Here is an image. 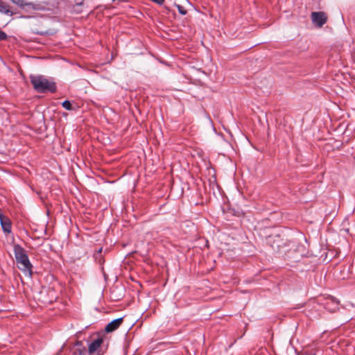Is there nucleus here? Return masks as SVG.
Instances as JSON below:
<instances>
[{
  "label": "nucleus",
  "instance_id": "obj_1",
  "mask_svg": "<svg viewBox=\"0 0 355 355\" xmlns=\"http://www.w3.org/2000/svg\"><path fill=\"white\" fill-rule=\"evenodd\" d=\"M13 251L17 268L22 271L25 275L31 277L32 275L33 266L30 262L26 250L20 245L15 244Z\"/></svg>",
  "mask_w": 355,
  "mask_h": 355
},
{
  "label": "nucleus",
  "instance_id": "obj_2",
  "mask_svg": "<svg viewBox=\"0 0 355 355\" xmlns=\"http://www.w3.org/2000/svg\"><path fill=\"white\" fill-rule=\"evenodd\" d=\"M31 83L35 91L40 93L51 92L56 91V85L53 81H51L42 75H31Z\"/></svg>",
  "mask_w": 355,
  "mask_h": 355
},
{
  "label": "nucleus",
  "instance_id": "obj_3",
  "mask_svg": "<svg viewBox=\"0 0 355 355\" xmlns=\"http://www.w3.org/2000/svg\"><path fill=\"white\" fill-rule=\"evenodd\" d=\"M320 304L329 312H335L338 309L339 301L333 296H328L321 300Z\"/></svg>",
  "mask_w": 355,
  "mask_h": 355
},
{
  "label": "nucleus",
  "instance_id": "obj_4",
  "mask_svg": "<svg viewBox=\"0 0 355 355\" xmlns=\"http://www.w3.org/2000/svg\"><path fill=\"white\" fill-rule=\"evenodd\" d=\"M311 19L315 26L322 27L327 21V17L323 12H313Z\"/></svg>",
  "mask_w": 355,
  "mask_h": 355
},
{
  "label": "nucleus",
  "instance_id": "obj_5",
  "mask_svg": "<svg viewBox=\"0 0 355 355\" xmlns=\"http://www.w3.org/2000/svg\"><path fill=\"white\" fill-rule=\"evenodd\" d=\"M123 318H119L109 322L105 328V331L107 333L116 330L122 324Z\"/></svg>",
  "mask_w": 355,
  "mask_h": 355
},
{
  "label": "nucleus",
  "instance_id": "obj_6",
  "mask_svg": "<svg viewBox=\"0 0 355 355\" xmlns=\"http://www.w3.org/2000/svg\"><path fill=\"white\" fill-rule=\"evenodd\" d=\"M267 241L274 250H279L283 243L280 240L279 235L270 236L268 238Z\"/></svg>",
  "mask_w": 355,
  "mask_h": 355
},
{
  "label": "nucleus",
  "instance_id": "obj_7",
  "mask_svg": "<svg viewBox=\"0 0 355 355\" xmlns=\"http://www.w3.org/2000/svg\"><path fill=\"white\" fill-rule=\"evenodd\" d=\"M103 339L101 337H98L94 340H93L91 343L89 344L88 346V352L89 354H92L95 353L97 349L101 347L103 343Z\"/></svg>",
  "mask_w": 355,
  "mask_h": 355
},
{
  "label": "nucleus",
  "instance_id": "obj_8",
  "mask_svg": "<svg viewBox=\"0 0 355 355\" xmlns=\"http://www.w3.org/2000/svg\"><path fill=\"white\" fill-rule=\"evenodd\" d=\"M0 224L3 231L6 233H10L12 230V223L9 218L1 216L0 218Z\"/></svg>",
  "mask_w": 355,
  "mask_h": 355
},
{
  "label": "nucleus",
  "instance_id": "obj_9",
  "mask_svg": "<svg viewBox=\"0 0 355 355\" xmlns=\"http://www.w3.org/2000/svg\"><path fill=\"white\" fill-rule=\"evenodd\" d=\"M0 13L8 15V16H12L13 12L10 9V6L4 3L2 0H0Z\"/></svg>",
  "mask_w": 355,
  "mask_h": 355
},
{
  "label": "nucleus",
  "instance_id": "obj_10",
  "mask_svg": "<svg viewBox=\"0 0 355 355\" xmlns=\"http://www.w3.org/2000/svg\"><path fill=\"white\" fill-rule=\"evenodd\" d=\"M76 350L78 352L79 355H85L87 350L86 348L83 345L81 341H78L76 345Z\"/></svg>",
  "mask_w": 355,
  "mask_h": 355
},
{
  "label": "nucleus",
  "instance_id": "obj_11",
  "mask_svg": "<svg viewBox=\"0 0 355 355\" xmlns=\"http://www.w3.org/2000/svg\"><path fill=\"white\" fill-rule=\"evenodd\" d=\"M62 105L64 108H65L67 110H72L73 107L71 105V103L69 101L65 100L62 103Z\"/></svg>",
  "mask_w": 355,
  "mask_h": 355
},
{
  "label": "nucleus",
  "instance_id": "obj_12",
  "mask_svg": "<svg viewBox=\"0 0 355 355\" xmlns=\"http://www.w3.org/2000/svg\"><path fill=\"white\" fill-rule=\"evenodd\" d=\"M37 33L40 35H51L55 33V31L50 29L44 31H37Z\"/></svg>",
  "mask_w": 355,
  "mask_h": 355
},
{
  "label": "nucleus",
  "instance_id": "obj_13",
  "mask_svg": "<svg viewBox=\"0 0 355 355\" xmlns=\"http://www.w3.org/2000/svg\"><path fill=\"white\" fill-rule=\"evenodd\" d=\"M176 7H177V8H178V12H179L181 15H185L187 13V10H186L183 6H180V5L177 4V5H176Z\"/></svg>",
  "mask_w": 355,
  "mask_h": 355
},
{
  "label": "nucleus",
  "instance_id": "obj_14",
  "mask_svg": "<svg viewBox=\"0 0 355 355\" xmlns=\"http://www.w3.org/2000/svg\"><path fill=\"white\" fill-rule=\"evenodd\" d=\"M7 37H8L7 34L3 31H0V40L4 41L7 39Z\"/></svg>",
  "mask_w": 355,
  "mask_h": 355
},
{
  "label": "nucleus",
  "instance_id": "obj_15",
  "mask_svg": "<svg viewBox=\"0 0 355 355\" xmlns=\"http://www.w3.org/2000/svg\"><path fill=\"white\" fill-rule=\"evenodd\" d=\"M151 1L157 3L158 5H162L164 2V0H151Z\"/></svg>",
  "mask_w": 355,
  "mask_h": 355
}]
</instances>
